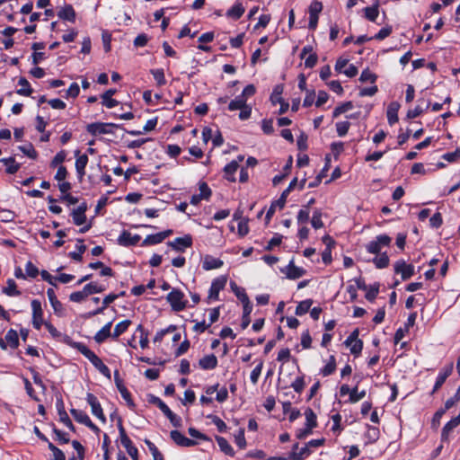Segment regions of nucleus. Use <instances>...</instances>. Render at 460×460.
I'll use <instances>...</instances> for the list:
<instances>
[{
    "label": "nucleus",
    "instance_id": "412c9836",
    "mask_svg": "<svg viewBox=\"0 0 460 460\" xmlns=\"http://www.w3.org/2000/svg\"><path fill=\"white\" fill-rule=\"evenodd\" d=\"M47 295H48L49 300L53 307L54 312L56 314H58V315H62L63 305L61 304L60 301L58 300L54 289L49 288L47 291Z\"/></svg>",
    "mask_w": 460,
    "mask_h": 460
},
{
    "label": "nucleus",
    "instance_id": "9b49d317",
    "mask_svg": "<svg viewBox=\"0 0 460 460\" xmlns=\"http://www.w3.org/2000/svg\"><path fill=\"white\" fill-rule=\"evenodd\" d=\"M114 380H115L116 386H117L118 390L119 391L122 398L127 402V403L129 407H134L135 404L131 398V394L128 391L126 386L124 385L123 380L120 378L118 371H115V373H114Z\"/></svg>",
    "mask_w": 460,
    "mask_h": 460
},
{
    "label": "nucleus",
    "instance_id": "cd10ccee",
    "mask_svg": "<svg viewBox=\"0 0 460 460\" xmlns=\"http://www.w3.org/2000/svg\"><path fill=\"white\" fill-rule=\"evenodd\" d=\"M19 85L22 86V88L17 90V93L19 95L22 96H31L33 90L31 89L30 83L25 77H21L18 81Z\"/></svg>",
    "mask_w": 460,
    "mask_h": 460
},
{
    "label": "nucleus",
    "instance_id": "c85d7f7f",
    "mask_svg": "<svg viewBox=\"0 0 460 460\" xmlns=\"http://www.w3.org/2000/svg\"><path fill=\"white\" fill-rule=\"evenodd\" d=\"M0 162L6 165V172L14 174L20 169V164L16 163L14 157L3 158Z\"/></svg>",
    "mask_w": 460,
    "mask_h": 460
},
{
    "label": "nucleus",
    "instance_id": "4c0bfd02",
    "mask_svg": "<svg viewBox=\"0 0 460 460\" xmlns=\"http://www.w3.org/2000/svg\"><path fill=\"white\" fill-rule=\"evenodd\" d=\"M305 415L306 419V427H310L311 429H314L317 426V420H316V415L314 412V411L311 408H307L305 411Z\"/></svg>",
    "mask_w": 460,
    "mask_h": 460
},
{
    "label": "nucleus",
    "instance_id": "338daca9",
    "mask_svg": "<svg viewBox=\"0 0 460 460\" xmlns=\"http://www.w3.org/2000/svg\"><path fill=\"white\" fill-rule=\"evenodd\" d=\"M323 10V4L321 2H314L309 7L310 15L318 16Z\"/></svg>",
    "mask_w": 460,
    "mask_h": 460
},
{
    "label": "nucleus",
    "instance_id": "f8f14e48",
    "mask_svg": "<svg viewBox=\"0 0 460 460\" xmlns=\"http://www.w3.org/2000/svg\"><path fill=\"white\" fill-rule=\"evenodd\" d=\"M281 271L285 273L289 279H297L306 273L305 270L296 266L293 260L290 261L288 266L284 270H281Z\"/></svg>",
    "mask_w": 460,
    "mask_h": 460
},
{
    "label": "nucleus",
    "instance_id": "c756f323",
    "mask_svg": "<svg viewBox=\"0 0 460 460\" xmlns=\"http://www.w3.org/2000/svg\"><path fill=\"white\" fill-rule=\"evenodd\" d=\"M216 440L221 449L226 455L234 456V451L228 441L223 437H216Z\"/></svg>",
    "mask_w": 460,
    "mask_h": 460
},
{
    "label": "nucleus",
    "instance_id": "8fccbe9b",
    "mask_svg": "<svg viewBox=\"0 0 460 460\" xmlns=\"http://www.w3.org/2000/svg\"><path fill=\"white\" fill-rule=\"evenodd\" d=\"M163 240L159 233L147 235L142 243V245H154L162 243Z\"/></svg>",
    "mask_w": 460,
    "mask_h": 460
},
{
    "label": "nucleus",
    "instance_id": "6ab92c4d",
    "mask_svg": "<svg viewBox=\"0 0 460 460\" xmlns=\"http://www.w3.org/2000/svg\"><path fill=\"white\" fill-rule=\"evenodd\" d=\"M199 365L202 369H214L217 366V358L214 354L207 355L199 359Z\"/></svg>",
    "mask_w": 460,
    "mask_h": 460
},
{
    "label": "nucleus",
    "instance_id": "4d7b16f0",
    "mask_svg": "<svg viewBox=\"0 0 460 460\" xmlns=\"http://www.w3.org/2000/svg\"><path fill=\"white\" fill-rule=\"evenodd\" d=\"M241 302L243 304V315L250 316L252 310V306L250 303L247 294H242V301Z\"/></svg>",
    "mask_w": 460,
    "mask_h": 460
},
{
    "label": "nucleus",
    "instance_id": "5fc2aeb1",
    "mask_svg": "<svg viewBox=\"0 0 460 460\" xmlns=\"http://www.w3.org/2000/svg\"><path fill=\"white\" fill-rule=\"evenodd\" d=\"M350 127V123L349 121H340L336 123V130L340 137L345 136L349 128Z\"/></svg>",
    "mask_w": 460,
    "mask_h": 460
},
{
    "label": "nucleus",
    "instance_id": "c03bdc74",
    "mask_svg": "<svg viewBox=\"0 0 460 460\" xmlns=\"http://www.w3.org/2000/svg\"><path fill=\"white\" fill-rule=\"evenodd\" d=\"M77 242L81 243L77 245V250H79V252H72L69 253V256L75 261H81L83 259L82 254L86 251V246L82 243L83 239H78Z\"/></svg>",
    "mask_w": 460,
    "mask_h": 460
},
{
    "label": "nucleus",
    "instance_id": "0e129e2a",
    "mask_svg": "<svg viewBox=\"0 0 460 460\" xmlns=\"http://www.w3.org/2000/svg\"><path fill=\"white\" fill-rule=\"evenodd\" d=\"M86 297L87 296H86L84 289L82 291L73 292L69 296V299L72 302H75V303H80V302L84 301Z\"/></svg>",
    "mask_w": 460,
    "mask_h": 460
},
{
    "label": "nucleus",
    "instance_id": "423d86ee",
    "mask_svg": "<svg viewBox=\"0 0 460 460\" xmlns=\"http://www.w3.org/2000/svg\"><path fill=\"white\" fill-rule=\"evenodd\" d=\"M391 237L386 234H381L376 236V240L371 241L367 245V250L368 252L373 254H378L383 246H389L391 243Z\"/></svg>",
    "mask_w": 460,
    "mask_h": 460
},
{
    "label": "nucleus",
    "instance_id": "2f4dec72",
    "mask_svg": "<svg viewBox=\"0 0 460 460\" xmlns=\"http://www.w3.org/2000/svg\"><path fill=\"white\" fill-rule=\"evenodd\" d=\"M244 11V7L242 5V4H235L232 8H230L227 11L226 15L234 20H238L239 18L242 17Z\"/></svg>",
    "mask_w": 460,
    "mask_h": 460
},
{
    "label": "nucleus",
    "instance_id": "c9c22d12",
    "mask_svg": "<svg viewBox=\"0 0 460 460\" xmlns=\"http://www.w3.org/2000/svg\"><path fill=\"white\" fill-rule=\"evenodd\" d=\"M5 340L9 343V345L16 349L19 346V337L16 331L11 329L7 332L5 335Z\"/></svg>",
    "mask_w": 460,
    "mask_h": 460
},
{
    "label": "nucleus",
    "instance_id": "ddd939ff",
    "mask_svg": "<svg viewBox=\"0 0 460 460\" xmlns=\"http://www.w3.org/2000/svg\"><path fill=\"white\" fill-rule=\"evenodd\" d=\"M86 400L92 408V413L94 416H96L99 420H101L102 421L104 422L106 419L103 414L102 408L101 404L99 403L96 396L91 393H88L87 396H86Z\"/></svg>",
    "mask_w": 460,
    "mask_h": 460
},
{
    "label": "nucleus",
    "instance_id": "4be33fe9",
    "mask_svg": "<svg viewBox=\"0 0 460 460\" xmlns=\"http://www.w3.org/2000/svg\"><path fill=\"white\" fill-rule=\"evenodd\" d=\"M116 89H109L107 90L102 95V105L105 107L111 109L113 107H116L119 104V102L115 99H112V95L116 93Z\"/></svg>",
    "mask_w": 460,
    "mask_h": 460
},
{
    "label": "nucleus",
    "instance_id": "f3484780",
    "mask_svg": "<svg viewBox=\"0 0 460 460\" xmlns=\"http://www.w3.org/2000/svg\"><path fill=\"white\" fill-rule=\"evenodd\" d=\"M140 239L141 237L138 234L131 235L128 231H123L119 235L118 242L120 245L130 246L136 245Z\"/></svg>",
    "mask_w": 460,
    "mask_h": 460
},
{
    "label": "nucleus",
    "instance_id": "58836bf2",
    "mask_svg": "<svg viewBox=\"0 0 460 460\" xmlns=\"http://www.w3.org/2000/svg\"><path fill=\"white\" fill-rule=\"evenodd\" d=\"M247 104L246 99L237 96L234 100H232L228 104L229 111L241 110Z\"/></svg>",
    "mask_w": 460,
    "mask_h": 460
},
{
    "label": "nucleus",
    "instance_id": "20e7f679",
    "mask_svg": "<svg viewBox=\"0 0 460 460\" xmlns=\"http://www.w3.org/2000/svg\"><path fill=\"white\" fill-rule=\"evenodd\" d=\"M359 331L355 329L345 341V345L350 348V353L358 357L363 349V341L358 339Z\"/></svg>",
    "mask_w": 460,
    "mask_h": 460
},
{
    "label": "nucleus",
    "instance_id": "603ef678",
    "mask_svg": "<svg viewBox=\"0 0 460 460\" xmlns=\"http://www.w3.org/2000/svg\"><path fill=\"white\" fill-rule=\"evenodd\" d=\"M19 149L28 157L31 159H36L38 156V153L34 149L33 146L31 144H29L27 146H19Z\"/></svg>",
    "mask_w": 460,
    "mask_h": 460
},
{
    "label": "nucleus",
    "instance_id": "3c124183",
    "mask_svg": "<svg viewBox=\"0 0 460 460\" xmlns=\"http://www.w3.org/2000/svg\"><path fill=\"white\" fill-rule=\"evenodd\" d=\"M199 195L203 199H208L209 197L211 196V190L205 181L199 182Z\"/></svg>",
    "mask_w": 460,
    "mask_h": 460
},
{
    "label": "nucleus",
    "instance_id": "680f3d73",
    "mask_svg": "<svg viewBox=\"0 0 460 460\" xmlns=\"http://www.w3.org/2000/svg\"><path fill=\"white\" fill-rule=\"evenodd\" d=\"M65 159L66 152L62 150L54 156V158L50 162V167H57L58 164H62L65 161Z\"/></svg>",
    "mask_w": 460,
    "mask_h": 460
},
{
    "label": "nucleus",
    "instance_id": "37998d69",
    "mask_svg": "<svg viewBox=\"0 0 460 460\" xmlns=\"http://www.w3.org/2000/svg\"><path fill=\"white\" fill-rule=\"evenodd\" d=\"M366 396V391L363 390L361 392L358 391V386H355L351 389L350 396H349V402L355 403L363 399Z\"/></svg>",
    "mask_w": 460,
    "mask_h": 460
},
{
    "label": "nucleus",
    "instance_id": "774afa93",
    "mask_svg": "<svg viewBox=\"0 0 460 460\" xmlns=\"http://www.w3.org/2000/svg\"><path fill=\"white\" fill-rule=\"evenodd\" d=\"M429 222H430L431 226H433L435 228H438L442 225V223H443V219H442L441 214L439 212L435 213L430 217Z\"/></svg>",
    "mask_w": 460,
    "mask_h": 460
},
{
    "label": "nucleus",
    "instance_id": "72a5a7b5",
    "mask_svg": "<svg viewBox=\"0 0 460 460\" xmlns=\"http://www.w3.org/2000/svg\"><path fill=\"white\" fill-rule=\"evenodd\" d=\"M4 293L10 296H20L21 292L17 289L15 281L12 279L7 280V287L4 288Z\"/></svg>",
    "mask_w": 460,
    "mask_h": 460
},
{
    "label": "nucleus",
    "instance_id": "393cba45",
    "mask_svg": "<svg viewBox=\"0 0 460 460\" xmlns=\"http://www.w3.org/2000/svg\"><path fill=\"white\" fill-rule=\"evenodd\" d=\"M223 265V261L220 259L212 257L211 255H206L203 261V269L210 270L218 269Z\"/></svg>",
    "mask_w": 460,
    "mask_h": 460
},
{
    "label": "nucleus",
    "instance_id": "052dcab7",
    "mask_svg": "<svg viewBox=\"0 0 460 460\" xmlns=\"http://www.w3.org/2000/svg\"><path fill=\"white\" fill-rule=\"evenodd\" d=\"M26 274L30 278H36L39 274L38 268L31 262L28 261L25 267Z\"/></svg>",
    "mask_w": 460,
    "mask_h": 460
},
{
    "label": "nucleus",
    "instance_id": "79ce46f5",
    "mask_svg": "<svg viewBox=\"0 0 460 460\" xmlns=\"http://www.w3.org/2000/svg\"><path fill=\"white\" fill-rule=\"evenodd\" d=\"M336 369V361L334 356L330 357L329 362L326 364V366L323 368L322 374L324 376L332 375Z\"/></svg>",
    "mask_w": 460,
    "mask_h": 460
},
{
    "label": "nucleus",
    "instance_id": "de8ad7c7",
    "mask_svg": "<svg viewBox=\"0 0 460 460\" xmlns=\"http://www.w3.org/2000/svg\"><path fill=\"white\" fill-rule=\"evenodd\" d=\"M456 427L457 426L452 420H449L442 429L441 440L447 441L450 432Z\"/></svg>",
    "mask_w": 460,
    "mask_h": 460
},
{
    "label": "nucleus",
    "instance_id": "bb28decb",
    "mask_svg": "<svg viewBox=\"0 0 460 460\" xmlns=\"http://www.w3.org/2000/svg\"><path fill=\"white\" fill-rule=\"evenodd\" d=\"M239 168V164L237 161H232L228 164H226L224 168V172H226V178L229 181H235L234 173Z\"/></svg>",
    "mask_w": 460,
    "mask_h": 460
},
{
    "label": "nucleus",
    "instance_id": "69168bd1",
    "mask_svg": "<svg viewBox=\"0 0 460 460\" xmlns=\"http://www.w3.org/2000/svg\"><path fill=\"white\" fill-rule=\"evenodd\" d=\"M392 33V27L387 26L383 29H381L373 39L382 40L385 38H387Z\"/></svg>",
    "mask_w": 460,
    "mask_h": 460
},
{
    "label": "nucleus",
    "instance_id": "0eeeda50",
    "mask_svg": "<svg viewBox=\"0 0 460 460\" xmlns=\"http://www.w3.org/2000/svg\"><path fill=\"white\" fill-rule=\"evenodd\" d=\"M226 281L227 278L226 276L218 277L212 281L208 291V302L209 300H218L219 292L225 288Z\"/></svg>",
    "mask_w": 460,
    "mask_h": 460
},
{
    "label": "nucleus",
    "instance_id": "473e14b6",
    "mask_svg": "<svg viewBox=\"0 0 460 460\" xmlns=\"http://www.w3.org/2000/svg\"><path fill=\"white\" fill-rule=\"evenodd\" d=\"M130 324H131L130 320H124V321L119 323L114 328V332L112 333V338H114V339L119 338L123 332H125L127 331V329L129 327Z\"/></svg>",
    "mask_w": 460,
    "mask_h": 460
},
{
    "label": "nucleus",
    "instance_id": "f03ea898",
    "mask_svg": "<svg viewBox=\"0 0 460 460\" xmlns=\"http://www.w3.org/2000/svg\"><path fill=\"white\" fill-rule=\"evenodd\" d=\"M167 301L175 312L185 309L187 301L184 300V294L176 288H173L166 296Z\"/></svg>",
    "mask_w": 460,
    "mask_h": 460
},
{
    "label": "nucleus",
    "instance_id": "f257e3e1",
    "mask_svg": "<svg viewBox=\"0 0 460 460\" xmlns=\"http://www.w3.org/2000/svg\"><path fill=\"white\" fill-rule=\"evenodd\" d=\"M149 402L155 404L163 413L170 420L172 426L179 428L181 426V419L174 414L170 408L158 397L151 395Z\"/></svg>",
    "mask_w": 460,
    "mask_h": 460
},
{
    "label": "nucleus",
    "instance_id": "aec40b11",
    "mask_svg": "<svg viewBox=\"0 0 460 460\" xmlns=\"http://www.w3.org/2000/svg\"><path fill=\"white\" fill-rule=\"evenodd\" d=\"M364 16L370 22H376L379 14V0H376L374 4L363 9Z\"/></svg>",
    "mask_w": 460,
    "mask_h": 460
},
{
    "label": "nucleus",
    "instance_id": "dca6fc26",
    "mask_svg": "<svg viewBox=\"0 0 460 460\" xmlns=\"http://www.w3.org/2000/svg\"><path fill=\"white\" fill-rule=\"evenodd\" d=\"M87 210L86 203H82L77 208L72 211V217L75 225L82 226L86 221L85 212Z\"/></svg>",
    "mask_w": 460,
    "mask_h": 460
},
{
    "label": "nucleus",
    "instance_id": "4468645a",
    "mask_svg": "<svg viewBox=\"0 0 460 460\" xmlns=\"http://www.w3.org/2000/svg\"><path fill=\"white\" fill-rule=\"evenodd\" d=\"M170 437L174 441V443L180 447H190L197 445L195 440L186 438L183 434L176 429L170 432Z\"/></svg>",
    "mask_w": 460,
    "mask_h": 460
},
{
    "label": "nucleus",
    "instance_id": "6e6d98bb",
    "mask_svg": "<svg viewBox=\"0 0 460 460\" xmlns=\"http://www.w3.org/2000/svg\"><path fill=\"white\" fill-rule=\"evenodd\" d=\"M305 386V378L303 376H298L291 384V387L298 394H300Z\"/></svg>",
    "mask_w": 460,
    "mask_h": 460
},
{
    "label": "nucleus",
    "instance_id": "5701e85b",
    "mask_svg": "<svg viewBox=\"0 0 460 460\" xmlns=\"http://www.w3.org/2000/svg\"><path fill=\"white\" fill-rule=\"evenodd\" d=\"M400 104L396 102H391L387 108V119L390 125L398 121V111Z\"/></svg>",
    "mask_w": 460,
    "mask_h": 460
},
{
    "label": "nucleus",
    "instance_id": "09e8293b",
    "mask_svg": "<svg viewBox=\"0 0 460 460\" xmlns=\"http://www.w3.org/2000/svg\"><path fill=\"white\" fill-rule=\"evenodd\" d=\"M151 74L159 86L166 84L164 73L163 69H152Z\"/></svg>",
    "mask_w": 460,
    "mask_h": 460
},
{
    "label": "nucleus",
    "instance_id": "9d476101",
    "mask_svg": "<svg viewBox=\"0 0 460 460\" xmlns=\"http://www.w3.org/2000/svg\"><path fill=\"white\" fill-rule=\"evenodd\" d=\"M167 244L176 252H183L185 248L192 245V237L190 234H185L183 237H177Z\"/></svg>",
    "mask_w": 460,
    "mask_h": 460
},
{
    "label": "nucleus",
    "instance_id": "7c9ffc66",
    "mask_svg": "<svg viewBox=\"0 0 460 460\" xmlns=\"http://www.w3.org/2000/svg\"><path fill=\"white\" fill-rule=\"evenodd\" d=\"M58 416H59V420L62 423H64L72 431H75V426L72 423L70 418L68 417V414L65 411L63 402H61L60 407H58Z\"/></svg>",
    "mask_w": 460,
    "mask_h": 460
},
{
    "label": "nucleus",
    "instance_id": "a19ab883",
    "mask_svg": "<svg viewBox=\"0 0 460 460\" xmlns=\"http://www.w3.org/2000/svg\"><path fill=\"white\" fill-rule=\"evenodd\" d=\"M373 261L377 269H385L389 265V258L385 252L379 257H376Z\"/></svg>",
    "mask_w": 460,
    "mask_h": 460
},
{
    "label": "nucleus",
    "instance_id": "a211bd4d",
    "mask_svg": "<svg viewBox=\"0 0 460 460\" xmlns=\"http://www.w3.org/2000/svg\"><path fill=\"white\" fill-rule=\"evenodd\" d=\"M453 367V363H450L439 373L431 394L436 393L443 385L447 378L452 374Z\"/></svg>",
    "mask_w": 460,
    "mask_h": 460
},
{
    "label": "nucleus",
    "instance_id": "ea45409f",
    "mask_svg": "<svg viewBox=\"0 0 460 460\" xmlns=\"http://www.w3.org/2000/svg\"><path fill=\"white\" fill-rule=\"evenodd\" d=\"M70 412L72 416L75 418V420L82 424L85 425L87 421L90 420L89 416L81 410L71 409Z\"/></svg>",
    "mask_w": 460,
    "mask_h": 460
},
{
    "label": "nucleus",
    "instance_id": "7ed1b4c3",
    "mask_svg": "<svg viewBox=\"0 0 460 460\" xmlns=\"http://www.w3.org/2000/svg\"><path fill=\"white\" fill-rule=\"evenodd\" d=\"M68 344L76 349L79 352H81L85 358H87L90 362L97 368L101 366L102 359L90 349H88L84 343L75 342V341H68Z\"/></svg>",
    "mask_w": 460,
    "mask_h": 460
},
{
    "label": "nucleus",
    "instance_id": "f704fd0d",
    "mask_svg": "<svg viewBox=\"0 0 460 460\" xmlns=\"http://www.w3.org/2000/svg\"><path fill=\"white\" fill-rule=\"evenodd\" d=\"M311 454V450L307 445L302 447L299 452L292 451L289 456L290 460H304L305 457Z\"/></svg>",
    "mask_w": 460,
    "mask_h": 460
},
{
    "label": "nucleus",
    "instance_id": "6e6552de",
    "mask_svg": "<svg viewBox=\"0 0 460 460\" xmlns=\"http://www.w3.org/2000/svg\"><path fill=\"white\" fill-rule=\"evenodd\" d=\"M31 308H32V324L33 327L37 330L41 328L43 323V311L41 308V303L39 300L31 301Z\"/></svg>",
    "mask_w": 460,
    "mask_h": 460
},
{
    "label": "nucleus",
    "instance_id": "b1692460",
    "mask_svg": "<svg viewBox=\"0 0 460 460\" xmlns=\"http://www.w3.org/2000/svg\"><path fill=\"white\" fill-rule=\"evenodd\" d=\"M111 322L108 323L95 334L94 341L97 343H102L107 338L112 337V333H111Z\"/></svg>",
    "mask_w": 460,
    "mask_h": 460
},
{
    "label": "nucleus",
    "instance_id": "e2e57ef3",
    "mask_svg": "<svg viewBox=\"0 0 460 460\" xmlns=\"http://www.w3.org/2000/svg\"><path fill=\"white\" fill-rule=\"evenodd\" d=\"M209 418H211L212 422L217 426L218 431L225 432L226 430V424L219 417L211 415Z\"/></svg>",
    "mask_w": 460,
    "mask_h": 460
},
{
    "label": "nucleus",
    "instance_id": "2eb2a0df",
    "mask_svg": "<svg viewBox=\"0 0 460 460\" xmlns=\"http://www.w3.org/2000/svg\"><path fill=\"white\" fill-rule=\"evenodd\" d=\"M75 169L78 174V177L82 179L85 174V167L88 164V156L87 155H80V151H75Z\"/></svg>",
    "mask_w": 460,
    "mask_h": 460
},
{
    "label": "nucleus",
    "instance_id": "864d4df0",
    "mask_svg": "<svg viewBox=\"0 0 460 460\" xmlns=\"http://www.w3.org/2000/svg\"><path fill=\"white\" fill-rule=\"evenodd\" d=\"M378 292H379V284L378 283H376V284L370 286L369 289L367 290V292L366 294V299L370 302H373L376 299V297L377 296Z\"/></svg>",
    "mask_w": 460,
    "mask_h": 460
},
{
    "label": "nucleus",
    "instance_id": "49530a36",
    "mask_svg": "<svg viewBox=\"0 0 460 460\" xmlns=\"http://www.w3.org/2000/svg\"><path fill=\"white\" fill-rule=\"evenodd\" d=\"M352 108H353L352 102H346L334 109L332 116L334 118H336V117L340 116L341 114L345 113L348 111L351 110Z\"/></svg>",
    "mask_w": 460,
    "mask_h": 460
},
{
    "label": "nucleus",
    "instance_id": "13d9d810",
    "mask_svg": "<svg viewBox=\"0 0 460 460\" xmlns=\"http://www.w3.org/2000/svg\"><path fill=\"white\" fill-rule=\"evenodd\" d=\"M359 80L362 83H365V82L375 83V81L376 80V75L375 74L371 73L368 69H365L361 73Z\"/></svg>",
    "mask_w": 460,
    "mask_h": 460
},
{
    "label": "nucleus",
    "instance_id": "1a4fd4ad",
    "mask_svg": "<svg viewBox=\"0 0 460 460\" xmlns=\"http://www.w3.org/2000/svg\"><path fill=\"white\" fill-rule=\"evenodd\" d=\"M394 272L401 274L402 280H407L414 274V267L411 264H407L403 260H400L394 264Z\"/></svg>",
    "mask_w": 460,
    "mask_h": 460
},
{
    "label": "nucleus",
    "instance_id": "39448f33",
    "mask_svg": "<svg viewBox=\"0 0 460 460\" xmlns=\"http://www.w3.org/2000/svg\"><path fill=\"white\" fill-rule=\"evenodd\" d=\"M111 128H119V125L114 123H102L95 122L86 126V130L93 136L110 134L111 133Z\"/></svg>",
    "mask_w": 460,
    "mask_h": 460
},
{
    "label": "nucleus",
    "instance_id": "a878e982",
    "mask_svg": "<svg viewBox=\"0 0 460 460\" xmlns=\"http://www.w3.org/2000/svg\"><path fill=\"white\" fill-rule=\"evenodd\" d=\"M58 17L63 20H67L69 22H74L75 20V12L72 5L67 4L64 8H62L58 13Z\"/></svg>",
    "mask_w": 460,
    "mask_h": 460
},
{
    "label": "nucleus",
    "instance_id": "e433bc0d",
    "mask_svg": "<svg viewBox=\"0 0 460 460\" xmlns=\"http://www.w3.org/2000/svg\"><path fill=\"white\" fill-rule=\"evenodd\" d=\"M312 305H313L312 299H306V300L301 301L296 308V314L303 315V314H306L310 310V307Z\"/></svg>",
    "mask_w": 460,
    "mask_h": 460
},
{
    "label": "nucleus",
    "instance_id": "a18cd8bd",
    "mask_svg": "<svg viewBox=\"0 0 460 460\" xmlns=\"http://www.w3.org/2000/svg\"><path fill=\"white\" fill-rule=\"evenodd\" d=\"M312 226L315 229L322 228L323 226V223L322 221V212L319 209L314 210L313 214V217L311 219Z\"/></svg>",
    "mask_w": 460,
    "mask_h": 460
},
{
    "label": "nucleus",
    "instance_id": "bf43d9fd",
    "mask_svg": "<svg viewBox=\"0 0 460 460\" xmlns=\"http://www.w3.org/2000/svg\"><path fill=\"white\" fill-rule=\"evenodd\" d=\"M249 233L248 219H241L238 222V234L242 237Z\"/></svg>",
    "mask_w": 460,
    "mask_h": 460
}]
</instances>
